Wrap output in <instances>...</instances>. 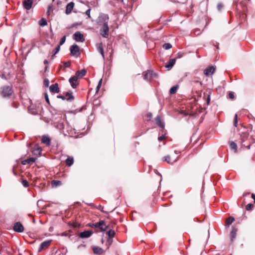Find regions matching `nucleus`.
I'll return each mask as SVG.
<instances>
[{"mask_svg": "<svg viewBox=\"0 0 255 255\" xmlns=\"http://www.w3.org/2000/svg\"><path fill=\"white\" fill-rule=\"evenodd\" d=\"M180 153V152L177 150L174 151V155L173 154L171 155H168L165 156L162 158V161H165L168 164H172L174 162H176L179 157V155H177Z\"/></svg>", "mask_w": 255, "mask_h": 255, "instance_id": "obj_1", "label": "nucleus"}, {"mask_svg": "<svg viewBox=\"0 0 255 255\" xmlns=\"http://www.w3.org/2000/svg\"><path fill=\"white\" fill-rule=\"evenodd\" d=\"M89 226L92 228H99L102 231H105L108 228V226L106 225L103 220H101L95 224H89Z\"/></svg>", "mask_w": 255, "mask_h": 255, "instance_id": "obj_2", "label": "nucleus"}, {"mask_svg": "<svg viewBox=\"0 0 255 255\" xmlns=\"http://www.w3.org/2000/svg\"><path fill=\"white\" fill-rule=\"evenodd\" d=\"M12 92V89L10 86H4L1 88V94L3 97L10 96Z\"/></svg>", "mask_w": 255, "mask_h": 255, "instance_id": "obj_3", "label": "nucleus"}, {"mask_svg": "<svg viewBox=\"0 0 255 255\" xmlns=\"http://www.w3.org/2000/svg\"><path fill=\"white\" fill-rule=\"evenodd\" d=\"M109 16L107 14L102 13L99 16V23L103 24H108Z\"/></svg>", "mask_w": 255, "mask_h": 255, "instance_id": "obj_4", "label": "nucleus"}, {"mask_svg": "<svg viewBox=\"0 0 255 255\" xmlns=\"http://www.w3.org/2000/svg\"><path fill=\"white\" fill-rule=\"evenodd\" d=\"M101 34L104 38L109 37V27L108 24H103L102 28L100 30Z\"/></svg>", "mask_w": 255, "mask_h": 255, "instance_id": "obj_5", "label": "nucleus"}, {"mask_svg": "<svg viewBox=\"0 0 255 255\" xmlns=\"http://www.w3.org/2000/svg\"><path fill=\"white\" fill-rule=\"evenodd\" d=\"M156 74L151 70H148L144 74V79L147 81H150L153 78L156 77Z\"/></svg>", "mask_w": 255, "mask_h": 255, "instance_id": "obj_6", "label": "nucleus"}, {"mask_svg": "<svg viewBox=\"0 0 255 255\" xmlns=\"http://www.w3.org/2000/svg\"><path fill=\"white\" fill-rule=\"evenodd\" d=\"M71 54L75 56L76 57H78L80 55L79 47L78 45L74 44L70 47V48Z\"/></svg>", "mask_w": 255, "mask_h": 255, "instance_id": "obj_7", "label": "nucleus"}, {"mask_svg": "<svg viewBox=\"0 0 255 255\" xmlns=\"http://www.w3.org/2000/svg\"><path fill=\"white\" fill-rule=\"evenodd\" d=\"M73 39L77 42H83L85 40L83 34L79 31H77L74 34Z\"/></svg>", "mask_w": 255, "mask_h": 255, "instance_id": "obj_8", "label": "nucleus"}, {"mask_svg": "<svg viewBox=\"0 0 255 255\" xmlns=\"http://www.w3.org/2000/svg\"><path fill=\"white\" fill-rule=\"evenodd\" d=\"M13 230L16 232L22 233L24 231V227L20 222H16L13 225Z\"/></svg>", "mask_w": 255, "mask_h": 255, "instance_id": "obj_9", "label": "nucleus"}, {"mask_svg": "<svg viewBox=\"0 0 255 255\" xmlns=\"http://www.w3.org/2000/svg\"><path fill=\"white\" fill-rule=\"evenodd\" d=\"M51 242V240H47L42 242L40 245L38 249V252H40L42 250L47 249L50 246Z\"/></svg>", "mask_w": 255, "mask_h": 255, "instance_id": "obj_10", "label": "nucleus"}, {"mask_svg": "<svg viewBox=\"0 0 255 255\" xmlns=\"http://www.w3.org/2000/svg\"><path fill=\"white\" fill-rule=\"evenodd\" d=\"M78 79L75 75L69 79V81L73 88H75L78 85Z\"/></svg>", "mask_w": 255, "mask_h": 255, "instance_id": "obj_11", "label": "nucleus"}, {"mask_svg": "<svg viewBox=\"0 0 255 255\" xmlns=\"http://www.w3.org/2000/svg\"><path fill=\"white\" fill-rule=\"evenodd\" d=\"M215 71V68L213 66H210L207 68H206L204 71V74L206 76H209L211 75H212Z\"/></svg>", "mask_w": 255, "mask_h": 255, "instance_id": "obj_12", "label": "nucleus"}, {"mask_svg": "<svg viewBox=\"0 0 255 255\" xmlns=\"http://www.w3.org/2000/svg\"><path fill=\"white\" fill-rule=\"evenodd\" d=\"M33 3V0H25L23 1V6L26 10H29Z\"/></svg>", "mask_w": 255, "mask_h": 255, "instance_id": "obj_13", "label": "nucleus"}, {"mask_svg": "<svg viewBox=\"0 0 255 255\" xmlns=\"http://www.w3.org/2000/svg\"><path fill=\"white\" fill-rule=\"evenodd\" d=\"M96 48L97 51L101 54L103 58L105 59L104 52L103 49V45L102 42L96 44Z\"/></svg>", "mask_w": 255, "mask_h": 255, "instance_id": "obj_14", "label": "nucleus"}, {"mask_svg": "<svg viewBox=\"0 0 255 255\" xmlns=\"http://www.w3.org/2000/svg\"><path fill=\"white\" fill-rule=\"evenodd\" d=\"M49 90L51 92L54 93H58L60 91L57 83L51 85L50 86Z\"/></svg>", "mask_w": 255, "mask_h": 255, "instance_id": "obj_15", "label": "nucleus"}, {"mask_svg": "<svg viewBox=\"0 0 255 255\" xmlns=\"http://www.w3.org/2000/svg\"><path fill=\"white\" fill-rule=\"evenodd\" d=\"M93 234L92 231H85L80 233V237L81 238H87L91 236Z\"/></svg>", "mask_w": 255, "mask_h": 255, "instance_id": "obj_16", "label": "nucleus"}, {"mask_svg": "<svg viewBox=\"0 0 255 255\" xmlns=\"http://www.w3.org/2000/svg\"><path fill=\"white\" fill-rule=\"evenodd\" d=\"M74 6V3L73 2H70L66 5L65 13L67 14H70L73 10Z\"/></svg>", "mask_w": 255, "mask_h": 255, "instance_id": "obj_17", "label": "nucleus"}, {"mask_svg": "<svg viewBox=\"0 0 255 255\" xmlns=\"http://www.w3.org/2000/svg\"><path fill=\"white\" fill-rule=\"evenodd\" d=\"M86 74V71L85 69H82L80 71H78L76 72L75 76L78 78H81L84 76Z\"/></svg>", "mask_w": 255, "mask_h": 255, "instance_id": "obj_18", "label": "nucleus"}, {"mask_svg": "<svg viewBox=\"0 0 255 255\" xmlns=\"http://www.w3.org/2000/svg\"><path fill=\"white\" fill-rule=\"evenodd\" d=\"M176 62L175 59H169L168 63L165 65V67L168 69L171 68L175 64Z\"/></svg>", "mask_w": 255, "mask_h": 255, "instance_id": "obj_19", "label": "nucleus"}, {"mask_svg": "<svg viewBox=\"0 0 255 255\" xmlns=\"http://www.w3.org/2000/svg\"><path fill=\"white\" fill-rule=\"evenodd\" d=\"M155 122L156 124L162 129H163L164 128V124L163 122H162L160 117L157 116L155 118Z\"/></svg>", "mask_w": 255, "mask_h": 255, "instance_id": "obj_20", "label": "nucleus"}, {"mask_svg": "<svg viewBox=\"0 0 255 255\" xmlns=\"http://www.w3.org/2000/svg\"><path fill=\"white\" fill-rule=\"evenodd\" d=\"M36 158L34 157H30L26 160H23L22 161V163L23 165H25L26 164H31L35 162Z\"/></svg>", "mask_w": 255, "mask_h": 255, "instance_id": "obj_21", "label": "nucleus"}, {"mask_svg": "<svg viewBox=\"0 0 255 255\" xmlns=\"http://www.w3.org/2000/svg\"><path fill=\"white\" fill-rule=\"evenodd\" d=\"M41 141L43 143L46 144L47 145H49L50 144V139L46 136H42Z\"/></svg>", "mask_w": 255, "mask_h": 255, "instance_id": "obj_22", "label": "nucleus"}, {"mask_svg": "<svg viewBox=\"0 0 255 255\" xmlns=\"http://www.w3.org/2000/svg\"><path fill=\"white\" fill-rule=\"evenodd\" d=\"M237 229L235 228H233L231 232V240L232 241L235 239L237 235Z\"/></svg>", "mask_w": 255, "mask_h": 255, "instance_id": "obj_23", "label": "nucleus"}, {"mask_svg": "<svg viewBox=\"0 0 255 255\" xmlns=\"http://www.w3.org/2000/svg\"><path fill=\"white\" fill-rule=\"evenodd\" d=\"M65 162L68 166H71L74 163V159L72 157H68Z\"/></svg>", "mask_w": 255, "mask_h": 255, "instance_id": "obj_24", "label": "nucleus"}, {"mask_svg": "<svg viewBox=\"0 0 255 255\" xmlns=\"http://www.w3.org/2000/svg\"><path fill=\"white\" fill-rule=\"evenodd\" d=\"M92 250L95 254H100L102 253L103 250L101 248L98 247H93Z\"/></svg>", "mask_w": 255, "mask_h": 255, "instance_id": "obj_25", "label": "nucleus"}, {"mask_svg": "<svg viewBox=\"0 0 255 255\" xmlns=\"http://www.w3.org/2000/svg\"><path fill=\"white\" fill-rule=\"evenodd\" d=\"M62 185L61 181L59 180H52L51 182V185L52 187H56Z\"/></svg>", "mask_w": 255, "mask_h": 255, "instance_id": "obj_26", "label": "nucleus"}, {"mask_svg": "<svg viewBox=\"0 0 255 255\" xmlns=\"http://www.w3.org/2000/svg\"><path fill=\"white\" fill-rule=\"evenodd\" d=\"M65 96L66 97V98H67V101H71L74 100V97L73 96L72 93L71 92V93H69V92L66 93Z\"/></svg>", "mask_w": 255, "mask_h": 255, "instance_id": "obj_27", "label": "nucleus"}, {"mask_svg": "<svg viewBox=\"0 0 255 255\" xmlns=\"http://www.w3.org/2000/svg\"><path fill=\"white\" fill-rule=\"evenodd\" d=\"M235 221V219L232 217H230L226 219V224L228 226L231 225L233 222Z\"/></svg>", "mask_w": 255, "mask_h": 255, "instance_id": "obj_28", "label": "nucleus"}, {"mask_svg": "<svg viewBox=\"0 0 255 255\" xmlns=\"http://www.w3.org/2000/svg\"><path fill=\"white\" fill-rule=\"evenodd\" d=\"M39 24L41 26H44L46 25H47V20H46V19L44 18H41L39 21Z\"/></svg>", "mask_w": 255, "mask_h": 255, "instance_id": "obj_29", "label": "nucleus"}, {"mask_svg": "<svg viewBox=\"0 0 255 255\" xmlns=\"http://www.w3.org/2000/svg\"><path fill=\"white\" fill-rule=\"evenodd\" d=\"M115 232L113 230H110L107 232L108 237L114 238L115 235Z\"/></svg>", "mask_w": 255, "mask_h": 255, "instance_id": "obj_30", "label": "nucleus"}, {"mask_svg": "<svg viewBox=\"0 0 255 255\" xmlns=\"http://www.w3.org/2000/svg\"><path fill=\"white\" fill-rule=\"evenodd\" d=\"M177 89H178L177 86L172 87L170 89V91H169L170 94H174L177 92Z\"/></svg>", "mask_w": 255, "mask_h": 255, "instance_id": "obj_31", "label": "nucleus"}, {"mask_svg": "<svg viewBox=\"0 0 255 255\" xmlns=\"http://www.w3.org/2000/svg\"><path fill=\"white\" fill-rule=\"evenodd\" d=\"M162 47L164 49L168 50L172 47V45L169 43H166L163 45Z\"/></svg>", "mask_w": 255, "mask_h": 255, "instance_id": "obj_32", "label": "nucleus"}, {"mask_svg": "<svg viewBox=\"0 0 255 255\" xmlns=\"http://www.w3.org/2000/svg\"><path fill=\"white\" fill-rule=\"evenodd\" d=\"M60 49V45H58L54 50V53L52 56V58L53 59L55 57V55L58 53Z\"/></svg>", "mask_w": 255, "mask_h": 255, "instance_id": "obj_33", "label": "nucleus"}, {"mask_svg": "<svg viewBox=\"0 0 255 255\" xmlns=\"http://www.w3.org/2000/svg\"><path fill=\"white\" fill-rule=\"evenodd\" d=\"M230 147L233 149H234L236 150V151H237V145L236 144V143L233 141L231 142L230 143Z\"/></svg>", "mask_w": 255, "mask_h": 255, "instance_id": "obj_34", "label": "nucleus"}, {"mask_svg": "<svg viewBox=\"0 0 255 255\" xmlns=\"http://www.w3.org/2000/svg\"><path fill=\"white\" fill-rule=\"evenodd\" d=\"M102 83V79H101L99 80V83H98V85H97V86L96 87V93H97L99 91V89H100V87L101 86Z\"/></svg>", "mask_w": 255, "mask_h": 255, "instance_id": "obj_35", "label": "nucleus"}, {"mask_svg": "<svg viewBox=\"0 0 255 255\" xmlns=\"http://www.w3.org/2000/svg\"><path fill=\"white\" fill-rule=\"evenodd\" d=\"M22 184L24 187H27L29 186V183L26 180H23L22 181Z\"/></svg>", "mask_w": 255, "mask_h": 255, "instance_id": "obj_36", "label": "nucleus"}, {"mask_svg": "<svg viewBox=\"0 0 255 255\" xmlns=\"http://www.w3.org/2000/svg\"><path fill=\"white\" fill-rule=\"evenodd\" d=\"M65 40H66V36H64L63 37L61 38L59 45H60V46L61 45L65 43Z\"/></svg>", "mask_w": 255, "mask_h": 255, "instance_id": "obj_37", "label": "nucleus"}, {"mask_svg": "<svg viewBox=\"0 0 255 255\" xmlns=\"http://www.w3.org/2000/svg\"><path fill=\"white\" fill-rule=\"evenodd\" d=\"M238 116L237 114L235 115V119H234V126L236 127H237V124H238Z\"/></svg>", "mask_w": 255, "mask_h": 255, "instance_id": "obj_38", "label": "nucleus"}, {"mask_svg": "<svg viewBox=\"0 0 255 255\" xmlns=\"http://www.w3.org/2000/svg\"><path fill=\"white\" fill-rule=\"evenodd\" d=\"M152 118V114L150 113H148L146 115V119L147 121H150Z\"/></svg>", "mask_w": 255, "mask_h": 255, "instance_id": "obj_39", "label": "nucleus"}, {"mask_svg": "<svg viewBox=\"0 0 255 255\" xmlns=\"http://www.w3.org/2000/svg\"><path fill=\"white\" fill-rule=\"evenodd\" d=\"M253 207V205L252 204H248L246 207L247 210H250Z\"/></svg>", "mask_w": 255, "mask_h": 255, "instance_id": "obj_40", "label": "nucleus"}, {"mask_svg": "<svg viewBox=\"0 0 255 255\" xmlns=\"http://www.w3.org/2000/svg\"><path fill=\"white\" fill-rule=\"evenodd\" d=\"M44 97H45V100H46V102L49 105L50 104V102H49V98H48V94L47 93H45L44 94Z\"/></svg>", "mask_w": 255, "mask_h": 255, "instance_id": "obj_41", "label": "nucleus"}, {"mask_svg": "<svg viewBox=\"0 0 255 255\" xmlns=\"http://www.w3.org/2000/svg\"><path fill=\"white\" fill-rule=\"evenodd\" d=\"M90 11H91V9L89 8L88 10H87L85 12V14L88 16V17L89 18H91Z\"/></svg>", "mask_w": 255, "mask_h": 255, "instance_id": "obj_42", "label": "nucleus"}, {"mask_svg": "<svg viewBox=\"0 0 255 255\" xmlns=\"http://www.w3.org/2000/svg\"><path fill=\"white\" fill-rule=\"evenodd\" d=\"M113 238L108 237V238L107 239V242L109 244V246L111 245L112 244V243H113Z\"/></svg>", "mask_w": 255, "mask_h": 255, "instance_id": "obj_43", "label": "nucleus"}, {"mask_svg": "<svg viewBox=\"0 0 255 255\" xmlns=\"http://www.w3.org/2000/svg\"><path fill=\"white\" fill-rule=\"evenodd\" d=\"M44 84L45 87H48L49 84V80L48 79H45L44 81Z\"/></svg>", "mask_w": 255, "mask_h": 255, "instance_id": "obj_44", "label": "nucleus"}, {"mask_svg": "<svg viewBox=\"0 0 255 255\" xmlns=\"http://www.w3.org/2000/svg\"><path fill=\"white\" fill-rule=\"evenodd\" d=\"M57 98H59V99H61L63 100H67V98H66V97L65 96L59 95V96H57Z\"/></svg>", "mask_w": 255, "mask_h": 255, "instance_id": "obj_45", "label": "nucleus"}, {"mask_svg": "<svg viewBox=\"0 0 255 255\" xmlns=\"http://www.w3.org/2000/svg\"><path fill=\"white\" fill-rule=\"evenodd\" d=\"M52 5H49L48 6V10L47 11V14H49L50 13V11L52 9Z\"/></svg>", "mask_w": 255, "mask_h": 255, "instance_id": "obj_46", "label": "nucleus"}, {"mask_svg": "<svg viewBox=\"0 0 255 255\" xmlns=\"http://www.w3.org/2000/svg\"><path fill=\"white\" fill-rule=\"evenodd\" d=\"M164 138H165V136H164V135H161V136H159V137H158V140H159V141H162L163 139H164Z\"/></svg>", "mask_w": 255, "mask_h": 255, "instance_id": "obj_47", "label": "nucleus"}, {"mask_svg": "<svg viewBox=\"0 0 255 255\" xmlns=\"http://www.w3.org/2000/svg\"><path fill=\"white\" fill-rule=\"evenodd\" d=\"M223 7V4L222 3H218L217 5V8L218 10H221Z\"/></svg>", "mask_w": 255, "mask_h": 255, "instance_id": "obj_48", "label": "nucleus"}, {"mask_svg": "<svg viewBox=\"0 0 255 255\" xmlns=\"http://www.w3.org/2000/svg\"><path fill=\"white\" fill-rule=\"evenodd\" d=\"M64 64L65 67H69L70 66V63L69 62H65Z\"/></svg>", "mask_w": 255, "mask_h": 255, "instance_id": "obj_49", "label": "nucleus"}, {"mask_svg": "<svg viewBox=\"0 0 255 255\" xmlns=\"http://www.w3.org/2000/svg\"><path fill=\"white\" fill-rule=\"evenodd\" d=\"M97 209L99 210H100L102 212H104L103 211V209H104V207L103 206H102L101 205H100L98 208Z\"/></svg>", "mask_w": 255, "mask_h": 255, "instance_id": "obj_50", "label": "nucleus"}, {"mask_svg": "<svg viewBox=\"0 0 255 255\" xmlns=\"http://www.w3.org/2000/svg\"><path fill=\"white\" fill-rule=\"evenodd\" d=\"M229 97L231 99H233L234 97V94L232 93H230L229 94Z\"/></svg>", "mask_w": 255, "mask_h": 255, "instance_id": "obj_51", "label": "nucleus"}, {"mask_svg": "<svg viewBox=\"0 0 255 255\" xmlns=\"http://www.w3.org/2000/svg\"><path fill=\"white\" fill-rule=\"evenodd\" d=\"M252 198L254 199V202L255 203V194H252Z\"/></svg>", "mask_w": 255, "mask_h": 255, "instance_id": "obj_52", "label": "nucleus"}, {"mask_svg": "<svg viewBox=\"0 0 255 255\" xmlns=\"http://www.w3.org/2000/svg\"><path fill=\"white\" fill-rule=\"evenodd\" d=\"M43 63H44V64H48V61L47 60H45L44 61Z\"/></svg>", "mask_w": 255, "mask_h": 255, "instance_id": "obj_53", "label": "nucleus"}, {"mask_svg": "<svg viewBox=\"0 0 255 255\" xmlns=\"http://www.w3.org/2000/svg\"><path fill=\"white\" fill-rule=\"evenodd\" d=\"M209 102H210V99L209 98L208 99V100H207V104H209Z\"/></svg>", "mask_w": 255, "mask_h": 255, "instance_id": "obj_54", "label": "nucleus"}, {"mask_svg": "<svg viewBox=\"0 0 255 255\" xmlns=\"http://www.w3.org/2000/svg\"><path fill=\"white\" fill-rule=\"evenodd\" d=\"M47 66H45V71L47 70Z\"/></svg>", "mask_w": 255, "mask_h": 255, "instance_id": "obj_55", "label": "nucleus"}]
</instances>
